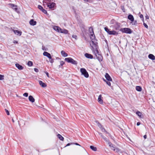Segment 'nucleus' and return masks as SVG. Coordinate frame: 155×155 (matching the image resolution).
<instances>
[{
  "instance_id": "nucleus-1",
  "label": "nucleus",
  "mask_w": 155,
  "mask_h": 155,
  "mask_svg": "<svg viewBox=\"0 0 155 155\" xmlns=\"http://www.w3.org/2000/svg\"><path fill=\"white\" fill-rule=\"evenodd\" d=\"M93 43L94 45H91V50L92 51L93 54L95 55L96 58H97L99 61H101L102 60V56L99 54L97 49V43L96 42V41H93Z\"/></svg>"
},
{
  "instance_id": "nucleus-2",
  "label": "nucleus",
  "mask_w": 155,
  "mask_h": 155,
  "mask_svg": "<svg viewBox=\"0 0 155 155\" xmlns=\"http://www.w3.org/2000/svg\"><path fill=\"white\" fill-rule=\"evenodd\" d=\"M89 30L90 31V38L91 40V42L90 43V45H94L93 44V41H96V42H97V40L95 39V36L93 31V30L92 28L91 29H89Z\"/></svg>"
},
{
  "instance_id": "nucleus-3",
  "label": "nucleus",
  "mask_w": 155,
  "mask_h": 155,
  "mask_svg": "<svg viewBox=\"0 0 155 155\" xmlns=\"http://www.w3.org/2000/svg\"><path fill=\"white\" fill-rule=\"evenodd\" d=\"M64 60L67 62L70 63L75 65H77L78 64L77 61L74 60L73 58H66Z\"/></svg>"
},
{
  "instance_id": "nucleus-4",
  "label": "nucleus",
  "mask_w": 155,
  "mask_h": 155,
  "mask_svg": "<svg viewBox=\"0 0 155 155\" xmlns=\"http://www.w3.org/2000/svg\"><path fill=\"white\" fill-rule=\"evenodd\" d=\"M105 30L110 35H117L118 33L115 31H110V29H109L107 27L104 28Z\"/></svg>"
},
{
  "instance_id": "nucleus-5",
  "label": "nucleus",
  "mask_w": 155,
  "mask_h": 155,
  "mask_svg": "<svg viewBox=\"0 0 155 155\" xmlns=\"http://www.w3.org/2000/svg\"><path fill=\"white\" fill-rule=\"evenodd\" d=\"M80 71L81 73V74L83 75L85 78H87L89 77L88 74L85 68H81Z\"/></svg>"
},
{
  "instance_id": "nucleus-6",
  "label": "nucleus",
  "mask_w": 155,
  "mask_h": 155,
  "mask_svg": "<svg viewBox=\"0 0 155 155\" xmlns=\"http://www.w3.org/2000/svg\"><path fill=\"white\" fill-rule=\"evenodd\" d=\"M120 31L123 33L129 34H131L132 32L131 30L128 28H121L120 29Z\"/></svg>"
},
{
  "instance_id": "nucleus-7",
  "label": "nucleus",
  "mask_w": 155,
  "mask_h": 155,
  "mask_svg": "<svg viewBox=\"0 0 155 155\" xmlns=\"http://www.w3.org/2000/svg\"><path fill=\"white\" fill-rule=\"evenodd\" d=\"M109 146L110 147L111 149L116 152H119L120 151V150L117 148L115 147L113 144L110 143H109Z\"/></svg>"
},
{
  "instance_id": "nucleus-8",
  "label": "nucleus",
  "mask_w": 155,
  "mask_h": 155,
  "mask_svg": "<svg viewBox=\"0 0 155 155\" xmlns=\"http://www.w3.org/2000/svg\"><path fill=\"white\" fill-rule=\"evenodd\" d=\"M112 27L114 28V29L117 30H118L120 27V24L117 22H115V23L112 26Z\"/></svg>"
},
{
  "instance_id": "nucleus-9",
  "label": "nucleus",
  "mask_w": 155,
  "mask_h": 155,
  "mask_svg": "<svg viewBox=\"0 0 155 155\" xmlns=\"http://www.w3.org/2000/svg\"><path fill=\"white\" fill-rule=\"evenodd\" d=\"M96 123H97V124L98 125V127L100 128V129H101L102 131L103 132H107L106 131V130H105V129L103 128L102 126V125L101 124H100L98 121H95Z\"/></svg>"
},
{
  "instance_id": "nucleus-10",
  "label": "nucleus",
  "mask_w": 155,
  "mask_h": 155,
  "mask_svg": "<svg viewBox=\"0 0 155 155\" xmlns=\"http://www.w3.org/2000/svg\"><path fill=\"white\" fill-rule=\"evenodd\" d=\"M55 5V4L54 2L49 3L47 4L48 6L50 9L53 8Z\"/></svg>"
},
{
  "instance_id": "nucleus-11",
  "label": "nucleus",
  "mask_w": 155,
  "mask_h": 155,
  "mask_svg": "<svg viewBox=\"0 0 155 155\" xmlns=\"http://www.w3.org/2000/svg\"><path fill=\"white\" fill-rule=\"evenodd\" d=\"M9 5L10 6V7H11L12 8L15 10V11L17 12L18 10V8H17L16 5H15L13 4H9Z\"/></svg>"
},
{
  "instance_id": "nucleus-12",
  "label": "nucleus",
  "mask_w": 155,
  "mask_h": 155,
  "mask_svg": "<svg viewBox=\"0 0 155 155\" xmlns=\"http://www.w3.org/2000/svg\"><path fill=\"white\" fill-rule=\"evenodd\" d=\"M53 29L56 31L58 32H61V28L57 26H54L53 27Z\"/></svg>"
},
{
  "instance_id": "nucleus-13",
  "label": "nucleus",
  "mask_w": 155,
  "mask_h": 155,
  "mask_svg": "<svg viewBox=\"0 0 155 155\" xmlns=\"http://www.w3.org/2000/svg\"><path fill=\"white\" fill-rule=\"evenodd\" d=\"M43 55L47 57L49 59L51 58V55L50 54L47 52H44L43 53Z\"/></svg>"
},
{
  "instance_id": "nucleus-14",
  "label": "nucleus",
  "mask_w": 155,
  "mask_h": 155,
  "mask_svg": "<svg viewBox=\"0 0 155 155\" xmlns=\"http://www.w3.org/2000/svg\"><path fill=\"white\" fill-rule=\"evenodd\" d=\"M84 56L86 58H88L92 59L93 58V56L91 54L88 53H85L84 54Z\"/></svg>"
},
{
  "instance_id": "nucleus-15",
  "label": "nucleus",
  "mask_w": 155,
  "mask_h": 155,
  "mask_svg": "<svg viewBox=\"0 0 155 155\" xmlns=\"http://www.w3.org/2000/svg\"><path fill=\"white\" fill-rule=\"evenodd\" d=\"M105 77L107 81H112V79L107 73H106L105 75Z\"/></svg>"
},
{
  "instance_id": "nucleus-16",
  "label": "nucleus",
  "mask_w": 155,
  "mask_h": 155,
  "mask_svg": "<svg viewBox=\"0 0 155 155\" xmlns=\"http://www.w3.org/2000/svg\"><path fill=\"white\" fill-rule=\"evenodd\" d=\"M13 32L17 35L20 36L21 34V32L18 30H13Z\"/></svg>"
},
{
  "instance_id": "nucleus-17",
  "label": "nucleus",
  "mask_w": 155,
  "mask_h": 155,
  "mask_svg": "<svg viewBox=\"0 0 155 155\" xmlns=\"http://www.w3.org/2000/svg\"><path fill=\"white\" fill-rule=\"evenodd\" d=\"M36 22L35 21L34 19H31L29 21L30 24L31 25H35L36 24Z\"/></svg>"
},
{
  "instance_id": "nucleus-18",
  "label": "nucleus",
  "mask_w": 155,
  "mask_h": 155,
  "mask_svg": "<svg viewBox=\"0 0 155 155\" xmlns=\"http://www.w3.org/2000/svg\"><path fill=\"white\" fill-rule=\"evenodd\" d=\"M102 96L101 95H100L98 96V102L100 104H102L103 103V101L101 99Z\"/></svg>"
},
{
  "instance_id": "nucleus-19",
  "label": "nucleus",
  "mask_w": 155,
  "mask_h": 155,
  "mask_svg": "<svg viewBox=\"0 0 155 155\" xmlns=\"http://www.w3.org/2000/svg\"><path fill=\"white\" fill-rule=\"evenodd\" d=\"M15 66L18 69L20 70H22L23 68V67L18 64H16Z\"/></svg>"
},
{
  "instance_id": "nucleus-20",
  "label": "nucleus",
  "mask_w": 155,
  "mask_h": 155,
  "mask_svg": "<svg viewBox=\"0 0 155 155\" xmlns=\"http://www.w3.org/2000/svg\"><path fill=\"white\" fill-rule=\"evenodd\" d=\"M39 84L40 85L43 87H45L47 86L46 84L43 83L42 81H39Z\"/></svg>"
},
{
  "instance_id": "nucleus-21",
  "label": "nucleus",
  "mask_w": 155,
  "mask_h": 155,
  "mask_svg": "<svg viewBox=\"0 0 155 155\" xmlns=\"http://www.w3.org/2000/svg\"><path fill=\"white\" fill-rule=\"evenodd\" d=\"M127 18L131 21H134V19L133 16L132 15H128Z\"/></svg>"
},
{
  "instance_id": "nucleus-22",
  "label": "nucleus",
  "mask_w": 155,
  "mask_h": 155,
  "mask_svg": "<svg viewBox=\"0 0 155 155\" xmlns=\"http://www.w3.org/2000/svg\"><path fill=\"white\" fill-rule=\"evenodd\" d=\"M28 99L29 101L33 103L35 102V100L32 96H29Z\"/></svg>"
},
{
  "instance_id": "nucleus-23",
  "label": "nucleus",
  "mask_w": 155,
  "mask_h": 155,
  "mask_svg": "<svg viewBox=\"0 0 155 155\" xmlns=\"http://www.w3.org/2000/svg\"><path fill=\"white\" fill-rule=\"evenodd\" d=\"M68 30L66 29H62L61 28V32L62 33H64V34H67L68 33Z\"/></svg>"
},
{
  "instance_id": "nucleus-24",
  "label": "nucleus",
  "mask_w": 155,
  "mask_h": 155,
  "mask_svg": "<svg viewBox=\"0 0 155 155\" xmlns=\"http://www.w3.org/2000/svg\"><path fill=\"white\" fill-rule=\"evenodd\" d=\"M148 58L152 60H154L155 59V57L154 55L151 54H149L148 55Z\"/></svg>"
},
{
  "instance_id": "nucleus-25",
  "label": "nucleus",
  "mask_w": 155,
  "mask_h": 155,
  "mask_svg": "<svg viewBox=\"0 0 155 155\" xmlns=\"http://www.w3.org/2000/svg\"><path fill=\"white\" fill-rule=\"evenodd\" d=\"M61 53V55L64 57H66L68 56L67 54L64 51H62Z\"/></svg>"
},
{
  "instance_id": "nucleus-26",
  "label": "nucleus",
  "mask_w": 155,
  "mask_h": 155,
  "mask_svg": "<svg viewBox=\"0 0 155 155\" xmlns=\"http://www.w3.org/2000/svg\"><path fill=\"white\" fill-rule=\"evenodd\" d=\"M136 114L140 118L142 117V114L140 112L137 111L136 112Z\"/></svg>"
},
{
  "instance_id": "nucleus-27",
  "label": "nucleus",
  "mask_w": 155,
  "mask_h": 155,
  "mask_svg": "<svg viewBox=\"0 0 155 155\" xmlns=\"http://www.w3.org/2000/svg\"><path fill=\"white\" fill-rule=\"evenodd\" d=\"M90 148L92 150L94 151H96L97 150V148L93 146H90Z\"/></svg>"
},
{
  "instance_id": "nucleus-28",
  "label": "nucleus",
  "mask_w": 155,
  "mask_h": 155,
  "mask_svg": "<svg viewBox=\"0 0 155 155\" xmlns=\"http://www.w3.org/2000/svg\"><path fill=\"white\" fill-rule=\"evenodd\" d=\"M57 137L61 140H63L64 138L60 134H58L57 135Z\"/></svg>"
},
{
  "instance_id": "nucleus-29",
  "label": "nucleus",
  "mask_w": 155,
  "mask_h": 155,
  "mask_svg": "<svg viewBox=\"0 0 155 155\" xmlns=\"http://www.w3.org/2000/svg\"><path fill=\"white\" fill-rule=\"evenodd\" d=\"M136 90L138 91H140L142 90V88L140 86H137L136 87Z\"/></svg>"
},
{
  "instance_id": "nucleus-30",
  "label": "nucleus",
  "mask_w": 155,
  "mask_h": 155,
  "mask_svg": "<svg viewBox=\"0 0 155 155\" xmlns=\"http://www.w3.org/2000/svg\"><path fill=\"white\" fill-rule=\"evenodd\" d=\"M64 62L63 61H61L60 62V65L59 66V67L60 68L61 67L63 64H64Z\"/></svg>"
},
{
  "instance_id": "nucleus-31",
  "label": "nucleus",
  "mask_w": 155,
  "mask_h": 155,
  "mask_svg": "<svg viewBox=\"0 0 155 155\" xmlns=\"http://www.w3.org/2000/svg\"><path fill=\"white\" fill-rule=\"evenodd\" d=\"M104 81L106 82L107 84L108 85H109V86H110L111 83H110V81H107L106 80H105V79H104Z\"/></svg>"
},
{
  "instance_id": "nucleus-32",
  "label": "nucleus",
  "mask_w": 155,
  "mask_h": 155,
  "mask_svg": "<svg viewBox=\"0 0 155 155\" xmlns=\"http://www.w3.org/2000/svg\"><path fill=\"white\" fill-rule=\"evenodd\" d=\"M32 62L31 61H29L28 63V65L29 66H31L32 65Z\"/></svg>"
},
{
  "instance_id": "nucleus-33",
  "label": "nucleus",
  "mask_w": 155,
  "mask_h": 155,
  "mask_svg": "<svg viewBox=\"0 0 155 155\" xmlns=\"http://www.w3.org/2000/svg\"><path fill=\"white\" fill-rule=\"evenodd\" d=\"M133 25H135L137 24V21L136 20H134V21H131Z\"/></svg>"
},
{
  "instance_id": "nucleus-34",
  "label": "nucleus",
  "mask_w": 155,
  "mask_h": 155,
  "mask_svg": "<svg viewBox=\"0 0 155 155\" xmlns=\"http://www.w3.org/2000/svg\"><path fill=\"white\" fill-rule=\"evenodd\" d=\"M38 8L39 9H40L41 11H42V10L43 9V8L40 5H38Z\"/></svg>"
},
{
  "instance_id": "nucleus-35",
  "label": "nucleus",
  "mask_w": 155,
  "mask_h": 155,
  "mask_svg": "<svg viewBox=\"0 0 155 155\" xmlns=\"http://www.w3.org/2000/svg\"><path fill=\"white\" fill-rule=\"evenodd\" d=\"M42 12L45 14H47V12L46 10L45 9H43L42 10Z\"/></svg>"
},
{
  "instance_id": "nucleus-36",
  "label": "nucleus",
  "mask_w": 155,
  "mask_h": 155,
  "mask_svg": "<svg viewBox=\"0 0 155 155\" xmlns=\"http://www.w3.org/2000/svg\"><path fill=\"white\" fill-rule=\"evenodd\" d=\"M49 61L51 63H52L54 62V60L51 58H51L49 59Z\"/></svg>"
},
{
  "instance_id": "nucleus-37",
  "label": "nucleus",
  "mask_w": 155,
  "mask_h": 155,
  "mask_svg": "<svg viewBox=\"0 0 155 155\" xmlns=\"http://www.w3.org/2000/svg\"><path fill=\"white\" fill-rule=\"evenodd\" d=\"M5 110L7 114V115H9V112L8 111V110H7L6 109H5Z\"/></svg>"
},
{
  "instance_id": "nucleus-38",
  "label": "nucleus",
  "mask_w": 155,
  "mask_h": 155,
  "mask_svg": "<svg viewBox=\"0 0 155 155\" xmlns=\"http://www.w3.org/2000/svg\"><path fill=\"white\" fill-rule=\"evenodd\" d=\"M103 138L104 139V140L105 141H106V142H108V139L105 137H104Z\"/></svg>"
},
{
  "instance_id": "nucleus-39",
  "label": "nucleus",
  "mask_w": 155,
  "mask_h": 155,
  "mask_svg": "<svg viewBox=\"0 0 155 155\" xmlns=\"http://www.w3.org/2000/svg\"><path fill=\"white\" fill-rule=\"evenodd\" d=\"M4 79V76L0 74V80H2Z\"/></svg>"
},
{
  "instance_id": "nucleus-40",
  "label": "nucleus",
  "mask_w": 155,
  "mask_h": 155,
  "mask_svg": "<svg viewBox=\"0 0 155 155\" xmlns=\"http://www.w3.org/2000/svg\"><path fill=\"white\" fill-rule=\"evenodd\" d=\"M23 95L25 97H27L28 95V94L27 93H25L23 94Z\"/></svg>"
},
{
  "instance_id": "nucleus-41",
  "label": "nucleus",
  "mask_w": 155,
  "mask_h": 155,
  "mask_svg": "<svg viewBox=\"0 0 155 155\" xmlns=\"http://www.w3.org/2000/svg\"><path fill=\"white\" fill-rule=\"evenodd\" d=\"M115 22H115V20H112L111 21H110V23L112 24H114V23H115Z\"/></svg>"
},
{
  "instance_id": "nucleus-42",
  "label": "nucleus",
  "mask_w": 155,
  "mask_h": 155,
  "mask_svg": "<svg viewBox=\"0 0 155 155\" xmlns=\"http://www.w3.org/2000/svg\"><path fill=\"white\" fill-rule=\"evenodd\" d=\"M143 25L145 28H148V26L146 23L143 22Z\"/></svg>"
},
{
  "instance_id": "nucleus-43",
  "label": "nucleus",
  "mask_w": 155,
  "mask_h": 155,
  "mask_svg": "<svg viewBox=\"0 0 155 155\" xmlns=\"http://www.w3.org/2000/svg\"><path fill=\"white\" fill-rule=\"evenodd\" d=\"M72 37L73 38H75V39H77V36L76 35H72Z\"/></svg>"
},
{
  "instance_id": "nucleus-44",
  "label": "nucleus",
  "mask_w": 155,
  "mask_h": 155,
  "mask_svg": "<svg viewBox=\"0 0 155 155\" xmlns=\"http://www.w3.org/2000/svg\"><path fill=\"white\" fill-rule=\"evenodd\" d=\"M98 134L102 138L104 137L101 133L98 132Z\"/></svg>"
},
{
  "instance_id": "nucleus-45",
  "label": "nucleus",
  "mask_w": 155,
  "mask_h": 155,
  "mask_svg": "<svg viewBox=\"0 0 155 155\" xmlns=\"http://www.w3.org/2000/svg\"><path fill=\"white\" fill-rule=\"evenodd\" d=\"M34 71L36 72H38L39 71L38 69L36 68H34Z\"/></svg>"
},
{
  "instance_id": "nucleus-46",
  "label": "nucleus",
  "mask_w": 155,
  "mask_h": 155,
  "mask_svg": "<svg viewBox=\"0 0 155 155\" xmlns=\"http://www.w3.org/2000/svg\"><path fill=\"white\" fill-rule=\"evenodd\" d=\"M140 18H142V20H143V15H142V14H141L140 15Z\"/></svg>"
},
{
  "instance_id": "nucleus-47",
  "label": "nucleus",
  "mask_w": 155,
  "mask_h": 155,
  "mask_svg": "<svg viewBox=\"0 0 155 155\" xmlns=\"http://www.w3.org/2000/svg\"><path fill=\"white\" fill-rule=\"evenodd\" d=\"M73 144V143H68V144H67L65 146V147H67V146H69L71 144Z\"/></svg>"
},
{
  "instance_id": "nucleus-48",
  "label": "nucleus",
  "mask_w": 155,
  "mask_h": 155,
  "mask_svg": "<svg viewBox=\"0 0 155 155\" xmlns=\"http://www.w3.org/2000/svg\"><path fill=\"white\" fill-rule=\"evenodd\" d=\"M73 144H75V145H78V146H80V145L78 143H73Z\"/></svg>"
},
{
  "instance_id": "nucleus-49",
  "label": "nucleus",
  "mask_w": 155,
  "mask_h": 155,
  "mask_svg": "<svg viewBox=\"0 0 155 155\" xmlns=\"http://www.w3.org/2000/svg\"><path fill=\"white\" fill-rule=\"evenodd\" d=\"M46 75L48 77H49V74L48 72H45Z\"/></svg>"
},
{
  "instance_id": "nucleus-50",
  "label": "nucleus",
  "mask_w": 155,
  "mask_h": 155,
  "mask_svg": "<svg viewBox=\"0 0 155 155\" xmlns=\"http://www.w3.org/2000/svg\"><path fill=\"white\" fill-rule=\"evenodd\" d=\"M13 42V43L14 44H17L18 43V42L17 41H16L15 40Z\"/></svg>"
},
{
  "instance_id": "nucleus-51",
  "label": "nucleus",
  "mask_w": 155,
  "mask_h": 155,
  "mask_svg": "<svg viewBox=\"0 0 155 155\" xmlns=\"http://www.w3.org/2000/svg\"><path fill=\"white\" fill-rule=\"evenodd\" d=\"M140 124V122H138L137 123V126H139Z\"/></svg>"
},
{
  "instance_id": "nucleus-52",
  "label": "nucleus",
  "mask_w": 155,
  "mask_h": 155,
  "mask_svg": "<svg viewBox=\"0 0 155 155\" xmlns=\"http://www.w3.org/2000/svg\"><path fill=\"white\" fill-rule=\"evenodd\" d=\"M143 137L145 139H146L147 138V136L146 135H144V136H143Z\"/></svg>"
},
{
  "instance_id": "nucleus-53",
  "label": "nucleus",
  "mask_w": 155,
  "mask_h": 155,
  "mask_svg": "<svg viewBox=\"0 0 155 155\" xmlns=\"http://www.w3.org/2000/svg\"><path fill=\"white\" fill-rule=\"evenodd\" d=\"M12 122H14V120H13V119H12Z\"/></svg>"
},
{
  "instance_id": "nucleus-54",
  "label": "nucleus",
  "mask_w": 155,
  "mask_h": 155,
  "mask_svg": "<svg viewBox=\"0 0 155 155\" xmlns=\"http://www.w3.org/2000/svg\"><path fill=\"white\" fill-rule=\"evenodd\" d=\"M148 18H149L148 17H147V16L146 17V18L148 19Z\"/></svg>"
},
{
  "instance_id": "nucleus-55",
  "label": "nucleus",
  "mask_w": 155,
  "mask_h": 155,
  "mask_svg": "<svg viewBox=\"0 0 155 155\" xmlns=\"http://www.w3.org/2000/svg\"><path fill=\"white\" fill-rule=\"evenodd\" d=\"M43 50H44V48H43H43H42Z\"/></svg>"
},
{
  "instance_id": "nucleus-56",
  "label": "nucleus",
  "mask_w": 155,
  "mask_h": 155,
  "mask_svg": "<svg viewBox=\"0 0 155 155\" xmlns=\"http://www.w3.org/2000/svg\"><path fill=\"white\" fill-rule=\"evenodd\" d=\"M43 50H44V48H43H43H42Z\"/></svg>"
},
{
  "instance_id": "nucleus-57",
  "label": "nucleus",
  "mask_w": 155,
  "mask_h": 155,
  "mask_svg": "<svg viewBox=\"0 0 155 155\" xmlns=\"http://www.w3.org/2000/svg\"><path fill=\"white\" fill-rule=\"evenodd\" d=\"M57 58V59H59V58Z\"/></svg>"
},
{
  "instance_id": "nucleus-58",
  "label": "nucleus",
  "mask_w": 155,
  "mask_h": 155,
  "mask_svg": "<svg viewBox=\"0 0 155 155\" xmlns=\"http://www.w3.org/2000/svg\"><path fill=\"white\" fill-rule=\"evenodd\" d=\"M105 41H106V42H107V40H105Z\"/></svg>"
}]
</instances>
